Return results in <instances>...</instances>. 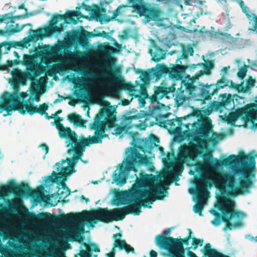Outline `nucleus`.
Returning a JSON list of instances; mask_svg holds the SVG:
<instances>
[{"label": "nucleus", "instance_id": "3", "mask_svg": "<svg viewBox=\"0 0 257 257\" xmlns=\"http://www.w3.org/2000/svg\"><path fill=\"white\" fill-rule=\"evenodd\" d=\"M208 160L204 162H199L195 164L196 171L199 173L203 172L206 170L215 169L221 166L235 167L240 165V168L235 169V173L241 174L243 179L240 180H251L249 176L250 174L251 176H254V173L251 172L255 168V161L254 157L249 155L242 154L240 156L231 155L227 158L221 161L216 158H213L211 154H208Z\"/></svg>", "mask_w": 257, "mask_h": 257}, {"label": "nucleus", "instance_id": "36", "mask_svg": "<svg viewBox=\"0 0 257 257\" xmlns=\"http://www.w3.org/2000/svg\"><path fill=\"white\" fill-rule=\"evenodd\" d=\"M220 102L224 106L225 108L227 106L231 105V102H234L233 98L231 94L224 93L220 94L219 96Z\"/></svg>", "mask_w": 257, "mask_h": 257}, {"label": "nucleus", "instance_id": "5", "mask_svg": "<svg viewBox=\"0 0 257 257\" xmlns=\"http://www.w3.org/2000/svg\"><path fill=\"white\" fill-rule=\"evenodd\" d=\"M151 176L148 174H141L140 178H137L136 183L133 185L131 191L132 196L137 194L145 197L144 202L152 204L157 200H162L165 196V189L160 184L152 185Z\"/></svg>", "mask_w": 257, "mask_h": 257}, {"label": "nucleus", "instance_id": "52", "mask_svg": "<svg viewBox=\"0 0 257 257\" xmlns=\"http://www.w3.org/2000/svg\"><path fill=\"white\" fill-rule=\"evenodd\" d=\"M138 118H139V117L137 115H133V116H125L124 118L123 121L126 124H130L131 122L133 119H138Z\"/></svg>", "mask_w": 257, "mask_h": 257}, {"label": "nucleus", "instance_id": "57", "mask_svg": "<svg viewBox=\"0 0 257 257\" xmlns=\"http://www.w3.org/2000/svg\"><path fill=\"white\" fill-rule=\"evenodd\" d=\"M243 86L242 84H238L230 80V87L237 90L239 92H241V89Z\"/></svg>", "mask_w": 257, "mask_h": 257}, {"label": "nucleus", "instance_id": "42", "mask_svg": "<svg viewBox=\"0 0 257 257\" xmlns=\"http://www.w3.org/2000/svg\"><path fill=\"white\" fill-rule=\"evenodd\" d=\"M175 121L177 122V126L176 127V129L178 131H181L182 130V118L181 117H177L176 119H170L167 120V124L170 125L171 127L174 128L176 126V124H175Z\"/></svg>", "mask_w": 257, "mask_h": 257}, {"label": "nucleus", "instance_id": "64", "mask_svg": "<svg viewBox=\"0 0 257 257\" xmlns=\"http://www.w3.org/2000/svg\"><path fill=\"white\" fill-rule=\"evenodd\" d=\"M190 248H191V247L187 248V249H188V251H187V253L188 256L189 257H196L197 255L194 252H193L192 251L189 250V249H190Z\"/></svg>", "mask_w": 257, "mask_h": 257}, {"label": "nucleus", "instance_id": "41", "mask_svg": "<svg viewBox=\"0 0 257 257\" xmlns=\"http://www.w3.org/2000/svg\"><path fill=\"white\" fill-rule=\"evenodd\" d=\"M73 17H77L78 18H84L85 16L79 11H70L65 14V21L69 20L71 22L74 21Z\"/></svg>", "mask_w": 257, "mask_h": 257}, {"label": "nucleus", "instance_id": "2", "mask_svg": "<svg viewBox=\"0 0 257 257\" xmlns=\"http://www.w3.org/2000/svg\"><path fill=\"white\" fill-rule=\"evenodd\" d=\"M28 218L36 222L49 224L56 221L78 223L82 219H85L92 226H94L93 224L97 223L98 221L104 223L112 221L111 210H108L107 208H98L90 212L85 210L81 213H70L62 216L52 215L50 213L45 212L39 213L36 215L33 212H29Z\"/></svg>", "mask_w": 257, "mask_h": 257}, {"label": "nucleus", "instance_id": "37", "mask_svg": "<svg viewBox=\"0 0 257 257\" xmlns=\"http://www.w3.org/2000/svg\"><path fill=\"white\" fill-rule=\"evenodd\" d=\"M79 232L76 230H72L70 231L67 233V237L66 238L68 240L72 241L78 240L79 242H81V240L84 239V236H81Z\"/></svg>", "mask_w": 257, "mask_h": 257}, {"label": "nucleus", "instance_id": "55", "mask_svg": "<svg viewBox=\"0 0 257 257\" xmlns=\"http://www.w3.org/2000/svg\"><path fill=\"white\" fill-rule=\"evenodd\" d=\"M151 71L152 72V76L155 77L157 79H159L162 74L158 69L152 68Z\"/></svg>", "mask_w": 257, "mask_h": 257}, {"label": "nucleus", "instance_id": "19", "mask_svg": "<svg viewBox=\"0 0 257 257\" xmlns=\"http://www.w3.org/2000/svg\"><path fill=\"white\" fill-rule=\"evenodd\" d=\"M80 159L76 157L75 155H73L71 159H67L66 160H62L61 165L65 164L67 161L68 165L72 168V170L68 167H62L61 171L56 173L54 171H53L52 175L48 177V179L52 182H55L56 181L60 180L62 178H66L67 176L70 175L72 173L75 172L76 170L73 168L74 166L78 162Z\"/></svg>", "mask_w": 257, "mask_h": 257}, {"label": "nucleus", "instance_id": "26", "mask_svg": "<svg viewBox=\"0 0 257 257\" xmlns=\"http://www.w3.org/2000/svg\"><path fill=\"white\" fill-rule=\"evenodd\" d=\"M96 36L98 37H106L107 36V33L103 31L101 33H99ZM95 36L92 32H90L86 30L80 32L77 38L78 43L82 46H84L87 43V40L89 38H92Z\"/></svg>", "mask_w": 257, "mask_h": 257}, {"label": "nucleus", "instance_id": "43", "mask_svg": "<svg viewBox=\"0 0 257 257\" xmlns=\"http://www.w3.org/2000/svg\"><path fill=\"white\" fill-rule=\"evenodd\" d=\"M141 71V80L145 84H149L150 83V79L152 77V73L151 69L148 71H143L142 69H140Z\"/></svg>", "mask_w": 257, "mask_h": 257}, {"label": "nucleus", "instance_id": "38", "mask_svg": "<svg viewBox=\"0 0 257 257\" xmlns=\"http://www.w3.org/2000/svg\"><path fill=\"white\" fill-rule=\"evenodd\" d=\"M97 8L98 9H99V8L98 7ZM94 16L96 17V19L101 24L107 23L111 21H113L112 19H111V17H110L108 16H106L105 14H100L99 10H98V11H96L94 12Z\"/></svg>", "mask_w": 257, "mask_h": 257}, {"label": "nucleus", "instance_id": "56", "mask_svg": "<svg viewBox=\"0 0 257 257\" xmlns=\"http://www.w3.org/2000/svg\"><path fill=\"white\" fill-rule=\"evenodd\" d=\"M125 129V126H118L114 128V134L120 135Z\"/></svg>", "mask_w": 257, "mask_h": 257}, {"label": "nucleus", "instance_id": "27", "mask_svg": "<svg viewBox=\"0 0 257 257\" xmlns=\"http://www.w3.org/2000/svg\"><path fill=\"white\" fill-rule=\"evenodd\" d=\"M198 66L203 67L204 70H200L196 74H195V75H196V78H199L204 74L207 75L210 74V70L213 67V64L211 61L207 60L205 63H198L196 64H192L190 66V70H194Z\"/></svg>", "mask_w": 257, "mask_h": 257}, {"label": "nucleus", "instance_id": "10", "mask_svg": "<svg viewBox=\"0 0 257 257\" xmlns=\"http://www.w3.org/2000/svg\"><path fill=\"white\" fill-rule=\"evenodd\" d=\"M104 69L105 72L103 75L107 79V84L113 93H117L121 88L133 92L135 91L134 86L131 84H124L121 71L118 68L112 69L110 63H107Z\"/></svg>", "mask_w": 257, "mask_h": 257}, {"label": "nucleus", "instance_id": "62", "mask_svg": "<svg viewBox=\"0 0 257 257\" xmlns=\"http://www.w3.org/2000/svg\"><path fill=\"white\" fill-rule=\"evenodd\" d=\"M123 249L125 250V251L128 253L130 252H132V253H135V249L133 247H131L130 245L125 243V245L124 246Z\"/></svg>", "mask_w": 257, "mask_h": 257}, {"label": "nucleus", "instance_id": "33", "mask_svg": "<svg viewBox=\"0 0 257 257\" xmlns=\"http://www.w3.org/2000/svg\"><path fill=\"white\" fill-rule=\"evenodd\" d=\"M68 120L71 123H73L74 125L80 127L83 126V124L86 123V120L82 118L80 115L71 113L67 116Z\"/></svg>", "mask_w": 257, "mask_h": 257}, {"label": "nucleus", "instance_id": "63", "mask_svg": "<svg viewBox=\"0 0 257 257\" xmlns=\"http://www.w3.org/2000/svg\"><path fill=\"white\" fill-rule=\"evenodd\" d=\"M135 97L138 98L139 101L140 103L142 104V106H144L145 104V99L146 98H145L144 96H142L139 95H136Z\"/></svg>", "mask_w": 257, "mask_h": 257}, {"label": "nucleus", "instance_id": "45", "mask_svg": "<svg viewBox=\"0 0 257 257\" xmlns=\"http://www.w3.org/2000/svg\"><path fill=\"white\" fill-rule=\"evenodd\" d=\"M211 107L212 109L215 111H222L224 108H225L221 102L217 101H214L211 103Z\"/></svg>", "mask_w": 257, "mask_h": 257}, {"label": "nucleus", "instance_id": "58", "mask_svg": "<svg viewBox=\"0 0 257 257\" xmlns=\"http://www.w3.org/2000/svg\"><path fill=\"white\" fill-rule=\"evenodd\" d=\"M6 46H8L7 48L9 49L11 47H16V46H22L20 42H12L11 43H6Z\"/></svg>", "mask_w": 257, "mask_h": 257}, {"label": "nucleus", "instance_id": "46", "mask_svg": "<svg viewBox=\"0 0 257 257\" xmlns=\"http://www.w3.org/2000/svg\"><path fill=\"white\" fill-rule=\"evenodd\" d=\"M248 67V66L244 65L239 69L237 75L240 79H243L245 77L247 71Z\"/></svg>", "mask_w": 257, "mask_h": 257}, {"label": "nucleus", "instance_id": "18", "mask_svg": "<svg viewBox=\"0 0 257 257\" xmlns=\"http://www.w3.org/2000/svg\"><path fill=\"white\" fill-rule=\"evenodd\" d=\"M126 197L128 198V201L131 203L129 205L125 206L127 208L126 210L128 214H132L135 215H139L142 212L141 207L143 206L144 207L151 208V206L147 205L144 204L145 197H142L139 194H137L135 196H132L131 191H128L126 192ZM145 203H146L145 202Z\"/></svg>", "mask_w": 257, "mask_h": 257}, {"label": "nucleus", "instance_id": "23", "mask_svg": "<svg viewBox=\"0 0 257 257\" xmlns=\"http://www.w3.org/2000/svg\"><path fill=\"white\" fill-rule=\"evenodd\" d=\"M22 64L26 66L27 71L33 73L35 75L40 74V66L39 63L35 61L33 55L25 54L23 56V60Z\"/></svg>", "mask_w": 257, "mask_h": 257}, {"label": "nucleus", "instance_id": "1", "mask_svg": "<svg viewBox=\"0 0 257 257\" xmlns=\"http://www.w3.org/2000/svg\"><path fill=\"white\" fill-rule=\"evenodd\" d=\"M194 183L196 187L192 189L190 193L196 196L198 201L194 205L193 211L200 216L203 215V200L209 197L210 192L208 189L211 188L213 185L219 189L221 194L233 197L247 192L252 185L251 180H240L239 186L236 187L234 175L227 173H217L202 176L197 178Z\"/></svg>", "mask_w": 257, "mask_h": 257}, {"label": "nucleus", "instance_id": "32", "mask_svg": "<svg viewBox=\"0 0 257 257\" xmlns=\"http://www.w3.org/2000/svg\"><path fill=\"white\" fill-rule=\"evenodd\" d=\"M37 75H35L33 73L27 71V72H21L20 74L17 77L16 81L18 84H21L22 85H25L26 83L27 80H34L35 77Z\"/></svg>", "mask_w": 257, "mask_h": 257}, {"label": "nucleus", "instance_id": "60", "mask_svg": "<svg viewBox=\"0 0 257 257\" xmlns=\"http://www.w3.org/2000/svg\"><path fill=\"white\" fill-rule=\"evenodd\" d=\"M6 64V66L4 65H0V70H5L7 67H12L14 65L12 60H7Z\"/></svg>", "mask_w": 257, "mask_h": 257}, {"label": "nucleus", "instance_id": "9", "mask_svg": "<svg viewBox=\"0 0 257 257\" xmlns=\"http://www.w3.org/2000/svg\"><path fill=\"white\" fill-rule=\"evenodd\" d=\"M188 234L183 239L158 234L156 236V244L160 248L173 251L181 256H185V248L183 245L184 244L188 245L189 241L192 237L191 230L188 229Z\"/></svg>", "mask_w": 257, "mask_h": 257}, {"label": "nucleus", "instance_id": "4", "mask_svg": "<svg viewBox=\"0 0 257 257\" xmlns=\"http://www.w3.org/2000/svg\"><path fill=\"white\" fill-rule=\"evenodd\" d=\"M213 131L211 127L207 124H202L196 130L198 136H195L193 140L196 143L190 142L188 145H181L178 149V160L181 163H185L188 160L194 161L200 156L203 149V146L206 144L210 133Z\"/></svg>", "mask_w": 257, "mask_h": 257}, {"label": "nucleus", "instance_id": "6", "mask_svg": "<svg viewBox=\"0 0 257 257\" xmlns=\"http://www.w3.org/2000/svg\"><path fill=\"white\" fill-rule=\"evenodd\" d=\"M0 108L5 110L7 114H4L6 116L7 115H11V111L18 110L22 114H25L26 112L30 115L38 113L41 115L45 114L47 119H50V116L46 111L48 109V105L47 103H43L38 107L37 105H34L33 101L27 99L26 103L24 104L20 101V99L17 94H11L9 96L8 99L4 98V102L0 105Z\"/></svg>", "mask_w": 257, "mask_h": 257}, {"label": "nucleus", "instance_id": "13", "mask_svg": "<svg viewBox=\"0 0 257 257\" xmlns=\"http://www.w3.org/2000/svg\"><path fill=\"white\" fill-rule=\"evenodd\" d=\"M143 0H128L132 3V7L140 16H144L148 22L151 21L158 20L161 16L162 11L158 8L142 3Z\"/></svg>", "mask_w": 257, "mask_h": 257}, {"label": "nucleus", "instance_id": "22", "mask_svg": "<svg viewBox=\"0 0 257 257\" xmlns=\"http://www.w3.org/2000/svg\"><path fill=\"white\" fill-rule=\"evenodd\" d=\"M90 144H92L90 140L88 138H85L82 136L79 140L77 139V141L76 143H73V145H70L71 147L68 150V153L74 152L75 153L74 155L81 159V157L85 151V147L89 146Z\"/></svg>", "mask_w": 257, "mask_h": 257}, {"label": "nucleus", "instance_id": "47", "mask_svg": "<svg viewBox=\"0 0 257 257\" xmlns=\"http://www.w3.org/2000/svg\"><path fill=\"white\" fill-rule=\"evenodd\" d=\"M126 242L124 240L117 239L114 240L113 245L114 247L119 248L120 250H123L124 246Z\"/></svg>", "mask_w": 257, "mask_h": 257}, {"label": "nucleus", "instance_id": "51", "mask_svg": "<svg viewBox=\"0 0 257 257\" xmlns=\"http://www.w3.org/2000/svg\"><path fill=\"white\" fill-rule=\"evenodd\" d=\"M158 69L161 72V73L163 74H169V70L170 68H168L164 64H161L159 66Z\"/></svg>", "mask_w": 257, "mask_h": 257}, {"label": "nucleus", "instance_id": "61", "mask_svg": "<svg viewBox=\"0 0 257 257\" xmlns=\"http://www.w3.org/2000/svg\"><path fill=\"white\" fill-rule=\"evenodd\" d=\"M120 9L121 7H118L115 10L113 11L112 12V16H111V19L112 20H114L120 13Z\"/></svg>", "mask_w": 257, "mask_h": 257}, {"label": "nucleus", "instance_id": "49", "mask_svg": "<svg viewBox=\"0 0 257 257\" xmlns=\"http://www.w3.org/2000/svg\"><path fill=\"white\" fill-rule=\"evenodd\" d=\"M148 84H142L140 85V92L141 96H144L145 98H148L149 95L147 91V85Z\"/></svg>", "mask_w": 257, "mask_h": 257}, {"label": "nucleus", "instance_id": "30", "mask_svg": "<svg viewBox=\"0 0 257 257\" xmlns=\"http://www.w3.org/2000/svg\"><path fill=\"white\" fill-rule=\"evenodd\" d=\"M218 91L216 90L214 84H210L203 87L201 90V97L204 100H210L211 99V95L217 93Z\"/></svg>", "mask_w": 257, "mask_h": 257}, {"label": "nucleus", "instance_id": "35", "mask_svg": "<svg viewBox=\"0 0 257 257\" xmlns=\"http://www.w3.org/2000/svg\"><path fill=\"white\" fill-rule=\"evenodd\" d=\"M155 48L154 52L152 53L150 52V53L152 56V60L156 62H158L165 58L166 52L157 46H155Z\"/></svg>", "mask_w": 257, "mask_h": 257}, {"label": "nucleus", "instance_id": "39", "mask_svg": "<svg viewBox=\"0 0 257 257\" xmlns=\"http://www.w3.org/2000/svg\"><path fill=\"white\" fill-rule=\"evenodd\" d=\"M32 26V24L28 23L25 25H23L22 26L20 27L18 24H12L9 26V29L8 30V32L9 34H12L16 33H18L20 32L25 26Z\"/></svg>", "mask_w": 257, "mask_h": 257}, {"label": "nucleus", "instance_id": "40", "mask_svg": "<svg viewBox=\"0 0 257 257\" xmlns=\"http://www.w3.org/2000/svg\"><path fill=\"white\" fill-rule=\"evenodd\" d=\"M226 86L230 87V80H227L225 76L223 75L220 79L217 82L215 87H216V90L218 91L220 89L223 88Z\"/></svg>", "mask_w": 257, "mask_h": 257}, {"label": "nucleus", "instance_id": "21", "mask_svg": "<svg viewBox=\"0 0 257 257\" xmlns=\"http://www.w3.org/2000/svg\"><path fill=\"white\" fill-rule=\"evenodd\" d=\"M154 94L149 97L150 101L155 103L159 99H161L164 96L168 98L167 96L169 93H174L176 90L175 85L173 84L169 87H164L162 86L154 87Z\"/></svg>", "mask_w": 257, "mask_h": 257}, {"label": "nucleus", "instance_id": "31", "mask_svg": "<svg viewBox=\"0 0 257 257\" xmlns=\"http://www.w3.org/2000/svg\"><path fill=\"white\" fill-rule=\"evenodd\" d=\"M127 208L125 207L118 208H115L111 210L112 221H119L123 220L126 215L128 214L126 211Z\"/></svg>", "mask_w": 257, "mask_h": 257}, {"label": "nucleus", "instance_id": "12", "mask_svg": "<svg viewBox=\"0 0 257 257\" xmlns=\"http://www.w3.org/2000/svg\"><path fill=\"white\" fill-rule=\"evenodd\" d=\"M257 109V104H247L241 108H238L234 111H231L223 118L224 121L232 125H235V122L240 118L245 122L251 121L254 112Z\"/></svg>", "mask_w": 257, "mask_h": 257}, {"label": "nucleus", "instance_id": "54", "mask_svg": "<svg viewBox=\"0 0 257 257\" xmlns=\"http://www.w3.org/2000/svg\"><path fill=\"white\" fill-rule=\"evenodd\" d=\"M56 119L52 122V123L56 126V127L58 130L63 126V124L61 123V121L62 120V118L59 116H57V118Z\"/></svg>", "mask_w": 257, "mask_h": 257}, {"label": "nucleus", "instance_id": "25", "mask_svg": "<svg viewBox=\"0 0 257 257\" xmlns=\"http://www.w3.org/2000/svg\"><path fill=\"white\" fill-rule=\"evenodd\" d=\"M59 136L62 138L68 139L70 143L67 145L69 147L70 145H73L77 141V135L75 132L69 127L64 126L58 130Z\"/></svg>", "mask_w": 257, "mask_h": 257}, {"label": "nucleus", "instance_id": "48", "mask_svg": "<svg viewBox=\"0 0 257 257\" xmlns=\"http://www.w3.org/2000/svg\"><path fill=\"white\" fill-rule=\"evenodd\" d=\"M203 243V240L201 239H198L194 237L192 238V246L193 249H196L198 245L202 246Z\"/></svg>", "mask_w": 257, "mask_h": 257}, {"label": "nucleus", "instance_id": "17", "mask_svg": "<svg viewBox=\"0 0 257 257\" xmlns=\"http://www.w3.org/2000/svg\"><path fill=\"white\" fill-rule=\"evenodd\" d=\"M138 134L136 133L133 136V142L131 144L134 146L133 148L139 149L143 152L151 151L154 147L156 146V143L159 142L158 137L153 134L150 135L149 138H139Z\"/></svg>", "mask_w": 257, "mask_h": 257}, {"label": "nucleus", "instance_id": "14", "mask_svg": "<svg viewBox=\"0 0 257 257\" xmlns=\"http://www.w3.org/2000/svg\"><path fill=\"white\" fill-rule=\"evenodd\" d=\"M182 55L177 59L176 64H174L172 67H170L169 75L171 78L176 80L180 79L182 74L185 73L188 68L190 69V65H188L187 63L182 65L181 60L185 59L186 61H188V54L191 56H192L194 54L193 48L191 46L186 47L183 46L182 49Z\"/></svg>", "mask_w": 257, "mask_h": 257}, {"label": "nucleus", "instance_id": "8", "mask_svg": "<svg viewBox=\"0 0 257 257\" xmlns=\"http://www.w3.org/2000/svg\"><path fill=\"white\" fill-rule=\"evenodd\" d=\"M126 158L123 163L125 166L121 165L119 168V174L116 175L115 181L118 184H124L126 182L127 177L126 173L130 171L137 172V167L141 165L147 163L148 159L146 156L141 154L137 149L129 147L127 148L126 151Z\"/></svg>", "mask_w": 257, "mask_h": 257}, {"label": "nucleus", "instance_id": "28", "mask_svg": "<svg viewBox=\"0 0 257 257\" xmlns=\"http://www.w3.org/2000/svg\"><path fill=\"white\" fill-rule=\"evenodd\" d=\"M238 4L241 9L242 12L245 15L248 20L253 21V30L257 33V16L250 11L249 8L245 5L243 1L240 0L238 2Z\"/></svg>", "mask_w": 257, "mask_h": 257}, {"label": "nucleus", "instance_id": "44", "mask_svg": "<svg viewBox=\"0 0 257 257\" xmlns=\"http://www.w3.org/2000/svg\"><path fill=\"white\" fill-rule=\"evenodd\" d=\"M18 9H25L26 13L24 14L15 16L11 18L10 23L12 24H15V19H20L22 18H27L30 14H28L27 13V9L25 8V5L24 4H21L18 7Z\"/></svg>", "mask_w": 257, "mask_h": 257}, {"label": "nucleus", "instance_id": "34", "mask_svg": "<svg viewBox=\"0 0 257 257\" xmlns=\"http://www.w3.org/2000/svg\"><path fill=\"white\" fill-rule=\"evenodd\" d=\"M67 70V65L64 62L54 64L51 66L49 69V72L52 74L57 73H64Z\"/></svg>", "mask_w": 257, "mask_h": 257}, {"label": "nucleus", "instance_id": "59", "mask_svg": "<svg viewBox=\"0 0 257 257\" xmlns=\"http://www.w3.org/2000/svg\"><path fill=\"white\" fill-rule=\"evenodd\" d=\"M171 174L172 175V180L173 182H177L179 180V177L178 176L179 174H176V172L174 171H171ZM176 185H178L177 183H176Z\"/></svg>", "mask_w": 257, "mask_h": 257}, {"label": "nucleus", "instance_id": "29", "mask_svg": "<svg viewBox=\"0 0 257 257\" xmlns=\"http://www.w3.org/2000/svg\"><path fill=\"white\" fill-rule=\"evenodd\" d=\"M83 245L85 247L86 250L81 249L80 252L75 254L74 257H91V251L99 252L100 249L97 245L95 243H91L88 244L85 242L83 243Z\"/></svg>", "mask_w": 257, "mask_h": 257}, {"label": "nucleus", "instance_id": "20", "mask_svg": "<svg viewBox=\"0 0 257 257\" xmlns=\"http://www.w3.org/2000/svg\"><path fill=\"white\" fill-rule=\"evenodd\" d=\"M199 78H196V75H194L188 81L183 80L181 84V86L177 88V94L176 96V100L178 103L182 104L187 98V97L183 94L184 90L188 94L191 95L195 90L196 87L194 85V83Z\"/></svg>", "mask_w": 257, "mask_h": 257}, {"label": "nucleus", "instance_id": "7", "mask_svg": "<svg viewBox=\"0 0 257 257\" xmlns=\"http://www.w3.org/2000/svg\"><path fill=\"white\" fill-rule=\"evenodd\" d=\"M235 202L228 198H223L220 199L216 205L217 209L221 211L222 215L212 210V213L215 216V219L212 221L215 225H218L222 220L225 223L224 229L232 230L233 227H240L242 225L241 220L237 221L232 224L230 220L236 217L240 218L243 213L234 209Z\"/></svg>", "mask_w": 257, "mask_h": 257}, {"label": "nucleus", "instance_id": "15", "mask_svg": "<svg viewBox=\"0 0 257 257\" xmlns=\"http://www.w3.org/2000/svg\"><path fill=\"white\" fill-rule=\"evenodd\" d=\"M10 193H14L17 196H33L36 191L31 189L27 183H22L19 185L15 183L14 180H12L8 184L1 188L0 196H6Z\"/></svg>", "mask_w": 257, "mask_h": 257}, {"label": "nucleus", "instance_id": "16", "mask_svg": "<svg viewBox=\"0 0 257 257\" xmlns=\"http://www.w3.org/2000/svg\"><path fill=\"white\" fill-rule=\"evenodd\" d=\"M115 115L112 109L110 108H103L96 114L93 122L91 124L94 126L101 127L102 125L104 128H112L115 125Z\"/></svg>", "mask_w": 257, "mask_h": 257}, {"label": "nucleus", "instance_id": "24", "mask_svg": "<svg viewBox=\"0 0 257 257\" xmlns=\"http://www.w3.org/2000/svg\"><path fill=\"white\" fill-rule=\"evenodd\" d=\"M89 128L90 130L95 131L94 136L93 137L89 136L88 138L92 144H101L102 142V139L108 137V135L105 134L107 128H104L102 125H101V127L97 126H94V125L92 124H90Z\"/></svg>", "mask_w": 257, "mask_h": 257}, {"label": "nucleus", "instance_id": "50", "mask_svg": "<svg viewBox=\"0 0 257 257\" xmlns=\"http://www.w3.org/2000/svg\"><path fill=\"white\" fill-rule=\"evenodd\" d=\"M255 80L251 76H249L246 82V89L248 88L249 90H250L251 88L255 85Z\"/></svg>", "mask_w": 257, "mask_h": 257}, {"label": "nucleus", "instance_id": "11", "mask_svg": "<svg viewBox=\"0 0 257 257\" xmlns=\"http://www.w3.org/2000/svg\"><path fill=\"white\" fill-rule=\"evenodd\" d=\"M62 20H65V15H61L57 14L53 17L51 19V23L49 26L44 28L37 30L30 29L29 31V35L28 37L30 41H37L40 39H42L44 37V33L46 36H50L55 33H60L64 30L63 24L57 26L58 22ZM28 42V40L26 41V44Z\"/></svg>", "mask_w": 257, "mask_h": 257}, {"label": "nucleus", "instance_id": "53", "mask_svg": "<svg viewBox=\"0 0 257 257\" xmlns=\"http://www.w3.org/2000/svg\"><path fill=\"white\" fill-rule=\"evenodd\" d=\"M115 48L112 46H107L104 48V53L105 54L109 55L110 54L114 53L115 52Z\"/></svg>", "mask_w": 257, "mask_h": 257}]
</instances>
